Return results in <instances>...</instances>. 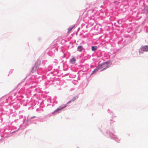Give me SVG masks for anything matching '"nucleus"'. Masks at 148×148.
<instances>
[{
	"label": "nucleus",
	"mask_w": 148,
	"mask_h": 148,
	"mask_svg": "<svg viewBox=\"0 0 148 148\" xmlns=\"http://www.w3.org/2000/svg\"><path fill=\"white\" fill-rule=\"evenodd\" d=\"M140 50L144 51H148V46H145L142 47L140 48Z\"/></svg>",
	"instance_id": "nucleus-1"
},
{
	"label": "nucleus",
	"mask_w": 148,
	"mask_h": 148,
	"mask_svg": "<svg viewBox=\"0 0 148 148\" xmlns=\"http://www.w3.org/2000/svg\"><path fill=\"white\" fill-rule=\"evenodd\" d=\"M70 62H71L72 64L73 63V62H74V58H73L70 61Z\"/></svg>",
	"instance_id": "nucleus-7"
},
{
	"label": "nucleus",
	"mask_w": 148,
	"mask_h": 148,
	"mask_svg": "<svg viewBox=\"0 0 148 148\" xmlns=\"http://www.w3.org/2000/svg\"><path fill=\"white\" fill-rule=\"evenodd\" d=\"M97 49V47L96 46H93L91 47V50L92 51H94L96 50Z\"/></svg>",
	"instance_id": "nucleus-5"
},
{
	"label": "nucleus",
	"mask_w": 148,
	"mask_h": 148,
	"mask_svg": "<svg viewBox=\"0 0 148 148\" xmlns=\"http://www.w3.org/2000/svg\"><path fill=\"white\" fill-rule=\"evenodd\" d=\"M66 105H64V106H62L60 107V108H58L56 110H55L53 113V114L54 113L58 111H60V110H62V109H63L64 108H65L66 107Z\"/></svg>",
	"instance_id": "nucleus-2"
},
{
	"label": "nucleus",
	"mask_w": 148,
	"mask_h": 148,
	"mask_svg": "<svg viewBox=\"0 0 148 148\" xmlns=\"http://www.w3.org/2000/svg\"><path fill=\"white\" fill-rule=\"evenodd\" d=\"M83 49V47L81 46H78L77 48V50L79 52H81Z\"/></svg>",
	"instance_id": "nucleus-4"
},
{
	"label": "nucleus",
	"mask_w": 148,
	"mask_h": 148,
	"mask_svg": "<svg viewBox=\"0 0 148 148\" xmlns=\"http://www.w3.org/2000/svg\"><path fill=\"white\" fill-rule=\"evenodd\" d=\"M101 65H98V66L94 70H93L92 73H91V75H92L93 74H94V73L96 71H97L98 70V69L99 68V67H100L101 66Z\"/></svg>",
	"instance_id": "nucleus-3"
},
{
	"label": "nucleus",
	"mask_w": 148,
	"mask_h": 148,
	"mask_svg": "<svg viewBox=\"0 0 148 148\" xmlns=\"http://www.w3.org/2000/svg\"><path fill=\"white\" fill-rule=\"evenodd\" d=\"M73 27H69L68 28V30L69 32H70L72 29Z\"/></svg>",
	"instance_id": "nucleus-8"
},
{
	"label": "nucleus",
	"mask_w": 148,
	"mask_h": 148,
	"mask_svg": "<svg viewBox=\"0 0 148 148\" xmlns=\"http://www.w3.org/2000/svg\"><path fill=\"white\" fill-rule=\"evenodd\" d=\"M111 64L110 62L109 61L105 62L103 63L101 65L106 64Z\"/></svg>",
	"instance_id": "nucleus-6"
}]
</instances>
